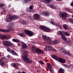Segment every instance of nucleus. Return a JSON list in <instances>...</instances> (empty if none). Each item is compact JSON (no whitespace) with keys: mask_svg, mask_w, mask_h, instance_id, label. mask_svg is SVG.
I'll return each instance as SVG.
<instances>
[{"mask_svg":"<svg viewBox=\"0 0 73 73\" xmlns=\"http://www.w3.org/2000/svg\"><path fill=\"white\" fill-rule=\"evenodd\" d=\"M42 37L44 40H46L47 41V42L49 44H52V45H56L58 43V41L54 40L53 41H52V39L49 37H47L45 35H42Z\"/></svg>","mask_w":73,"mask_h":73,"instance_id":"f257e3e1","label":"nucleus"},{"mask_svg":"<svg viewBox=\"0 0 73 73\" xmlns=\"http://www.w3.org/2000/svg\"><path fill=\"white\" fill-rule=\"evenodd\" d=\"M23 52V54L24 55L22 57L23 61L27 64H32V60L28 57V52L25 50H24Z\"/></svg>","mask_w":73,"mask_h":73,"instance_id":"f03ea898","label":"nucleus"},{"mask_svg":"<svg viewBox=\"0 0 73 73\" xmlns=\"http://www.w3.org/2000/svg\"><path fill=\"white\" fill-rule=\"evenodd\" d=\"M35 52L37 53L38 54H43L44 53V51L38 48H36V46L34 45H33L32 47V53H35Z\"/></svg>","mask_w":73,"mask_h":73,"instance_id":"7ed1b4c3","label":"nucleus"},{"mask_svg":"<svg viewBox=\"0 0 73 73\" xmlns=\"http://www.w3.org/2000/svg\"><path fill=\"white\" fill-rule=\"evenodd\" d=\"M3 44L6 46H12L13 44L8 40H4L3 41Z\"/></svg>","mask_w":73,"mask_h":73,"instance_id":"20e7f679","label":"nucleus"},{"mask_svg":"<svg viewBox=\"0 0 73 73\" xmlns=\"http://www.w3.org/2000/svg\"><path fill=\"white\" fill-rule=\"evenodd\" d=\"M39 27L41 29H42L44 32H49L51 31L49 28L44 26L43 25L40 26Z\"/></svg>","mask_w":73,"mask_h":73,"instance_id":"39448f33","label":"nucleus"},{"mask_svg":"<svg viewBox=\"0 0 73 73\" xmlns=\"http://www.w3.org/2000/svg\"><path fill=\"white\" fill-rule=\"evenodd\" d=\"M14 31V29L13 27L11 26L9 27L8 30L0 28V32H9L10 31Z\"/></svg>","mask_w":73,"mask_h":73,"instance_id":"423d86ee","label":"nucleus"},{"mask_svg":"<svg viewBox=\"0 0 73 73\" xmlns=\"http://www.w3.org/2000/svg\"><path fill=\"white\" fill-rule=\"evenodd\" d=\"M68 14L66 12L61 13H60L59 14V16L60 18H62L63 20H66V17L68 16Z\"/></svg>","mask_w":73,"mask_h":73,"instance_id":"0eeeda50","label":"nucleus"},{"mask_svg":"<svg viewBox=\"0 0 73 73\" xmlns=\"http://www.w3.org/2000/svg\"><path fill=\"white\" fill-rule=\"evenodd\" d=\"M11 38V36L9 35H0V38L1 40H9Z\"/></svg>","mask_w":73,"mask_h":73,"instance_id":"6e6552de","label":"nucleus"},{"mask_svg":"<svg viewBox=\"0 0 73 73\" xmlns=\"http://www.w3.org/2000/svg\"><path fill=\"white\" fill-rule=\"evenodd\" d=\"M24 32L27 35L30 36H32L35 34V33L31 31L28 30H25Z\"/></svg>","mask_w":73,"mask_h":73,"instance_id":"1a4fd4ad","label":"nucleus"},{"mask_svg":"<svg viewBox=\"0 0 73 73\" xmlns=\"http://www.w3.org/2000/svg\"><path fill=\"white\" fill-rule=\"evenodd\" d=\"M60 52L64 54V55H66V54H68L69 56H70V52L69 51H68V52H66L65 50L63 48H61L60 49Z\"/></svg>","mask_w":73,"mask_h":73,"instance_id":"9d476101","label":"nucleus"},{"mask_svg":"<svg viewBox=\"0 0 73 73\" xmlns=\"http://www.w3.org/2000/svg\"><path fill=\"white\" fill-rule=\"evenodd\" d=\"M7 50L10 53H12V54H13V55H15V56H19L18 54L16 53L15 51L13 50H11V49L9 48H7Z\"/></svg>","mask_w":73,"mask_h":73,"instance_id":"9b49d317","label":"nucleus"},{"mask_svg":"<svg viewBox=\"0 0 73 73\" xmlns=\"http://www.w3.org/2000/svg\"><path fill=\"white\" fill-rule=\"evenodd\" d=\"M33 16L34 17V18L33 19H35V20H39L40 18V15L38 14L35 13L34 15Z\"/></svg>","mask_w":73,"mask_h":73,"instance_id":"f8f14e48","label":"nucleus"},{"mask_svg":"<svg viewBox=\"0 0 73 73\" xmlns=\"http://www.w3.org/2000/svg\"><path fill=\"white\" fill-rule=\"evenodd\" d=\"M47 66L48 69H49L50 72H53V69H52V66L51 65V64L50 63H47Z\"/></svg>","mask_w":73,"mask_h":73,"instance_id":"ddd939ff","label":"nucleus"},{"mask_svg":"<svg viewBox=\"0 0 73 73\" xmlns=\"http://www.w3.org/2000/svg\"><path fill=\"white\" fill-rule=\"evenodd\" d=\"M22 45V48L23 49H27L28 48V46L24 42H21Z\"/></svg>","mask_w":73,"mask_h":73,"instance_id":"4468645a","label":"nucleus"},{"mask_svg":"<svg viewBox=\"0 0 73 73\" xmlns=\"http://www.w3.org/2000/svg\"><path fill=\"white\" fill-rule=\"evenodd\" d=\"M12 18L11 15L9 16L8 18H6V21H7V22H11V21H12Z\"/></svg>","mask_w":73,"mask_h":73,"instance_id":"2eb2a0df","label":"nucleus"},{"mask_svg":"<svg viewBox=\"0 0 73 73\" xmlns=\"http://www.w3.org/2000/svg\"><path fill=\"white\" fill-rule=\"evenodd\" d=\"M51 57L52 58H53V59H54V60H55L56 61H57L59 57L57 56L54 55H51Z\"/></svg>","mask_w":73,"mask_h":73,"instance_id":"dca6fc26","label":"nucleus"},{"mask_svg":"<svg viewBox=\"0 0 73 73\" xmlns=\"http://www.w3.org/2000/svg\"><path fill=\"white\" fill-rule=\"evenodd\" d=\"M12 20H16L19 19V16L17 15H11Z\"/></svg>","mask_w":73,"mask_h":73,"instance_id":"f3484780","label":"nucleus"},{"mask_svg":"<svg viewBox=\"0 0 73 73\" xmlns=\"http://www.w3.org/2000/svg\"><path fill=\"white\" fill-rule=\"evenodd\" d=\"M51 23L52 24V25H54L55 26H57V27H58V26H59V25L58 24H57V23L54 22L52 20L51 21Z\"/></svg>","mask_w":73,"mask_h":73,"instance_id":"a211bd4d","label":"nucleus"},{"mask_svg":"<svg viewBox=\"0 0 73 73\" xmlns=\"http://www.w3.org/2000/svg\"><path fill=\"white\" fill-rule=\"evenodd\" d=\"M68 22L73 24V18H70L69 19H68Z\"/></svg>","mask_w":73,"mask_h":73,"instance_id":"6ab92c4d","label":"nucleus"},{"mask_svg":"<svg viewBox=\"0 0 73 73\" xmlns=\"http://www.w3.org/2000/svg\"><path fill=\"white\" fill-rule=\"evenodd\" d=\"M49 50H50V51H55V52L56 51L55 49L51 46H49Z\"/></svg>","mask_w":73,"mask_h":73,"instance_id":"aec40b11","label":"nucleus"},{"mask_svg":"<svg viewBox=\"0 0 73 73\" xmlns=\"http://www.w3.org/2000/svg\"><path fill=\"white\" fill-rule=\"evenodd\" d=\"M3 61V60H2L1 59H0V65H1V66H4L5 65V63Z\"/></svg>","mask_w":73,"mask_h":73,"instance_id":"412c9836","label":"nucleus"},{"mask_svg":"<svg viewBox=\"0 0 73 73\" xmlns=\"http://www.w3.org/2000/svg\"><path fill=\"white\" fill-rule=\"evenodd\" d=\"M61 36V38L63 39L64 41H66L67 38L65 37V36L64 35V34Z\"/></svg>","mask_w":73,"mask_h":73,"instance_id":"4be33fe9","label":"nucleus"},{"mask_svg":"<svg viewBox=\"0 0 73 73\" xmlns=\"http://www.w3.org/2000/svg\"><path fill=\"white\" fill-rule=\"evenodd\" d=\"M11 65L12 66H13L15 68H17V69H19L18 66H16V64L15 63H14L13 64H11Z\"/></svg>","mask_w":73,"mask_h":73,"instance_id":"5701e85b","label":"nucleus"},{"mask_svg":"<svg viewBox=\"0 0 73 73\" xmlns=\"http://www.w3.org/2000/svg\"><path fill=\"white\" fill-rule=\"evenodd\" d=\"M63 33L65 36H69L70 35V33H69L64 31L63 32Z\"/></svg>","mask_w":73,"mask_h":73,"instance_id":"b1692460","label":"nucleus"},{"mask_svg":"<svg viewBox=\"0 0 73 73\" xmlns=\"http://www.w3.org/2000/svg\"><path fill=\"white\" fill-rule=\"evenodd\" d=\"M53 0H43V1L44 3H46L48 4H50L51 1H52Z\"/></svg>","mask_w":73,"mask_h":73,"instance_id":"393cba45","label":"nucleus"},{"mask_svg":"<svg viewBox=\"0 0 73 73\" xmlns=\"http://www.w3.org/2000/svg\"><path fill=\"white\" fill-rule=\"evenodd\" d=\"M43 13L44 15H45V16H49V13L48 12H43Z\"/></svg>","mask_w":73,"mask_h":73,"instance_id":"a878e982","label":"nucleus"},{"mask_svg":"<svg viewBox=\"0 0 73 73\" xmlns=\"http://www.w3.org/2000/svg\"><path fill=\"white\" fill-rule=\"evenodd\" d=\"M58 72L60 73H63L64 72V70L62 68H60L58 69Z\"/></svg>","mask_w":73,"mask_h":73,"instance_id":"bb28decb","label":"nucleus"},{"mask_svg":"<svg viewBox=\"0 0 73 73\" xmlns=\"http://www.w3.org/2000/svg\"><path fill=\"white\" fill-rule=\"evenodd\" d=\"M44 50L45 51L49 50V46H46L45 48H44Z\"/></svg>","mask_w":73,"mask_h":73,"instance_id":"cd10ccee","label":"nucleus"},{"mask_svg":"<svg viewBox=\"0 0 73 73\" xmlns=\"http://www.w3.org/2000/svg\"><path fill=\"white\" fill-rule=\"evenodd\" d=\"M57 35H60L61 36L62 35L64 34L61 31H58L57 32Z\"/></svg>","mask_w":73,"mask_h":73,"instance_id":"c85d7f7f","label":"nucleus"},{"mask_svg":"<svg viewBox=\"0 0 73 73\" xmlns=\"http://www.w3.org/2000/svg\"><path fill=\"white\" fill-rule=\"evenodd\" d=\"M12 41L15 42H19V40L17 39L13 38L12 39Z\"/></svg>","mask_w":73,"mask_h":73,"instance_id":"c756f323","label":"nucleus"},{"mask_svg":"<svg viewBox=\"0 0 73 73\" xmlns=\"http://www.w3.org/2000/svg\"><path fill=\"white\" fill-rule=\"evenodd\" d=\"M63 27L64 29L68 30V26L66 25H64L63 26Z\"/></svg>","mask_w":73,"mask_h":73,"instance_id":"7c9ffc66","label":"nucleus"},{"mask_svg":"<svg viewBox=\"0 0 73 73\" xmlns=\"http://www.w3.org/2000/svg\"><path fill=\"white\" fill-rule=\"evenodd\" d=\"M28 12L29 13L30 12H31V13H33V12H35V10L33 9H29L28 10Z\"/></svg>","mask_w":73,"mask_h":73,"instance_id":"2f4dec72","label":"nucleus"},{"mask_svg":"<svg viewBox=\"0 0 73 73\" xmlns=\"http://www.w3.org/2000/svg\"><path fill=\"white\" fill-rule=\"evenodd\" d=\"M63 58H59V57L58 58V60L57 61H58L59 62H62V60Z\"/></svg>","mask_w":73,"mask_h":73,"instance_id":"473e14b6","label":"nucleus"},{"mask_svg":"<svg viewBox=\"0 0 73 73\" xmlns=\"http://www.w3.org/2000/svg\"><path fill=\"white\" fill-rule=\"evenodd\" d=\"M63 58H59V57L58 58V60L57 61H58L59 62H62V60Z\"/></svg>","mask_w":73,"mask_h":73,"instance_id":"72a5a7b5","label":"nucleus"},{"mask_svg":"<svg viewBox=\"0 0 73 73\" xmlns=\"http://www.w3.org/2000/svg\"><path fill=\"white\" fill-rule=\"evenodd\" d=\"M20 36H21V37H24L26 36V35H25L23 33H20Z\"/></svg>","mask_w":73,"mask_h":73,"instance_id":"f704fd0d","label":"nucleus"},{"mask_svg":"<svg viewBox=\"0 0 73 73\" xmlns=\"http://www.w3.org/2000/svg\"><path fill=\"white\" fill-rule=\"evenodd\" d=\"M21 23L23 24H24V25H27V24L26 23L25 21H21Z\"/></svg>","mask_w":73,"mask_h":73,"instance_id":"c9c22d12","label":"nucleus"},{"mask_svg":"<svg viewBox=\"0 0 73 73\" xmlns=\"http://www.w3.org/2000/svg\"><path fill=\"white\" fill-rule=\"evenodd\" d=\"M39 63L41 65H44V62L42 60H40L39 61Z\"/></svg>","mask_w":73,"mask_h":73,"instance_id":"e433bc0d","label":"nucleus"},{"mask_svg":"<svg viewBox=\"0 0 73 73\" xmlns=\"http://www.w3.org/2000/svg\"><path fill=\"white\" fill-rule=\"evenodd\" d=\"M66 44L68 45H71V42L68 40H67L66 42Z\"/></svg>","mask_w":73,"mask_h":73,"instance_id":"4c0bfd02","label":"nucleus"},{"mask_svg":"<svg viewBox=\"0 0 73 73\" xmlns=\"http://www.w3.org/2000/svg\"><path fill=\"white\" fill-rule=\"evenodd\" d=\"M50 7L51 8H52L53 9H56V7H55L54 5H51Z\"/></svg>","mask_w":73,"mask_h":73,"instance_id":"58836bf2","label":"nucleus"},{"mask_svg":"<svg viewBox=\"0 0 73 73\" xmlns=\"http://www.w3.org/2000/svg\"><path fill=\"white\" fill-rule=\"evenodd\" d=\"M62 62L61 63H66V61L64 59H62Z\"/></svg>","mask_w":73,"mask_h":73,"instance_id":"ea45409f","label":"nucleus"},{"mask_svg":"<svg viewBox=\"0 0 73 73\" xmlns=\"http://www.w3.org/2000/svg\"><path fill=\"white\" fill-rule=\"evenodd\" d=\"M32 0H25V3H28V2H29V1H31Z\"/></svg>","mask_w":73,"mask_h":73,"instance_id":"a19ab883","label":"nucleus"},{"mask_svg":"<svg viewBox=\"0 0 73 73\" xmlns=\"http://www.w3.org/2000/svg\"><path fill=\"white\" fill-rule=\"evenodd\" d=\"M4 4L3 3L0 4V8L2 7H4Z\"/></svg>","mask_w":73,"mask_h":73,"instance_id":"79ce46f5","label":"nucleus"},{"mask_svg":"<svg viewBox=\"0 0 73 73\" xmlns=\"http://www.w3.org/2000/svg\"><path fill=\"white\" fill-rule=\"evenodd\" d=\"M65 10H66V11H68V12H71V11L69 10V9L68 8H66L65 9Z\"/></svg>","mask_w":73,"mask_h":73,"instance_id":"37998d69","label":"nucleus"},{"mask_svg":"<svg viewBox=\"0 0 73 73\" xmlns=\"http://www.w3.org/2000/svg\"><path fill=\"white\" fill-rule=\"evenodd\" d=\"M1 60H6V58L5 57H3V58H1V59H0Z\"/></svg>","mask_w":73,"mask_h":73,"instance_id":"c03bdc74","label":"nucleus"},{"mask_svg":"<svg viewBox=\"0 0 73 73\" xmlns=\"http://www.w3.org/2000/svg\"><path fill=\"white\" fill-rule=\"evenodd\" d=\"M29 9H33V5H31L29 7Z\"/></svg>","mask_w":73,"mask_h":73,"instance_id":"a18cd8bd","label":"nucleus"},{"mask_svg":"<svg viewBox=\"0 0 73 73\" xmlns=\"http://www.w3.org/2000/svg\"><path fill=\"white\" fill-rule=\"evenodd\" d=\"M18 43L17 45L19 46H20V41H19L18 42H17Z\"/></svg>","mask_w":73,"mask_h":73,"instance_id":"49530a36","label":"nucleus"},{"mask_svg":"<svg viewBox=\"0 0 73 73\" xmlns=\"http://www.w3.org/2000/svg\"><path fill=\"white\" fill-rule=\"evenodd\" d=\"M71 6H73V2H72L70 3Z\"/></svg>","mask_w":73,"mask_h":73,"instance_id":"de8ad7c7","label":"nucleus"},{"mask_svg":"<svg viewBox=\"0 0 73 73\" xmlns=\"http://www.w3.org/2000/svg\"><path fill=\"white\" fill-rule=\"evenodd\" d=\"M66 68H69V66L67 64L66 66Z\"/></svg>","mask_w":73,"mask_h":73,"instance_id":"09e8293b","label":"nucleus"},{"mask_svg":"<svg viewBox=\"0 0 73 73\" xmlns=\"http://www.w3.org/2000/svg\"><path fill=\"white\" fill-rule=\"evenodd\" d=\"M7 58H11V56H10V55H8L7 56Z\"/></svg>","mask_w":73,"mask_h":73,"instance_id":"8fccbe9b","label":"nucleus"},{"mask_svg":"<svg viewBox=\"0 0 73 73\" xmlns=\"http://www.w3.org/2000/svg\"><path fill=\"white\" fill-rule=\"evenodd\" d=\"M66 65L67 64H64V67H66Z\"/></svg>","mask_w":73,"mask_h":73,"instance_id":"3c124183","label":"nucleus"},{"mask_svg":"<svg viewBox=\"0 0 73 73\" xmlns=\"http://www.w3.org/2000/svg\"><path fill=\"white\" fill-rule=\"evenodd\" d=\"M44 15L43 14V12L40 13V15Z\"/></svg>","mask_w":73,"mask_h":73,"instance_id":"603ef678","label":"nucleus"},{"mask_svg":"<svg viewBox=\"0 0 73 73\" xmlns=\"http://www.w3.org/2000/svg\"><path fill=\"white\" fill-rule=\"evenodd\" d=\"M62 0H56L57 1H62Z\"/></svg>","mask_w":73,"mask_h":73,"instance_id":"864d4df0","label":"nucleus"},{"mask_svg":"<svg viewBox=\"0 0 73 73\" xmlns=\"http://www.w3.org/2000/svg\"><path fill=\"white\" fill-rule=\"evenodd\" d=\"M3 13H5V10H3Z\"/></svg>","mask_w":73,"mask_h":73,"instance_id":"5fc2aeb1","label":"nucleus"},{"mask_svg":"<svg viewBox=\"0 0 73 73\" xmlns=\"http://www.w3.org/2000/svg\"><path fill=\"white\" fill-rule=\"evenodd\" d=\"M2 73H8L7 72H3Z\"/></svg>","mask_w":73,"mask_h":73,"instance_id":"6e6d98bb","label":"nucleus"},{"mask_svg":"<svg viewBox=\"0 0 73 73\" xmlns=\"http://www.w3.org/2000/svg\"><path fill=\"white\" fill-rule=\"evenodd\" d=\"M18 73H21V72L20 71H19Z\"/></svg>","mask_w":73,"mask_h":73,"instance_id":"4d7b16f0","label":"nucleus"},{"mask_svg":"<svg viewBox=\"0 0 73 73\" xmlns=\"http://www.w3.org/2000/svg\"><path fill=\"white\" fill-rule=\"evenodd\" d=\"M1 54L0 53V57H1Z\"/></svg>","mask_w":73,"mask_h":73,"instance_id":"13d9d810","label":"nucleus"},{"mask_svg":"<svg viewBox=\"0 0 73 73\" xmlns=\"http://www.w3.org/2000/svg\"><path fill=\"white\" fill-rule=\"evenodd\" d=\"M72 17L73 18V15H72Z\"/></svg>","mask_w":73,"mask_h":73,"instance_id":"bf43d9fd","label":"nucleus"}]
</instances>
